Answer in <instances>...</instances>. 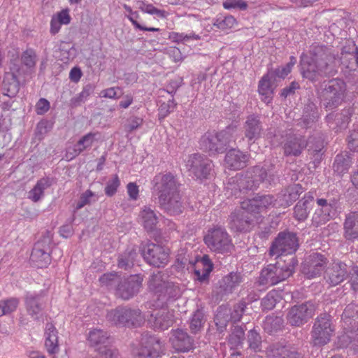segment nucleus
Here are the masks:
<instances>
[{
	"label": "nucleus",
	"instance_id": "nucleus-45",
	"mask_svg": "<svg viewBox=\"0 0 358 358\" xmlns=\"http://www.w3.org/2000/svg\"><path fill=\"white\" fill-rule=\"evenodd\" d=\"M123 8L129 13V15H127V18L129 20V21L132 23V24L134 26V27L136 29H139L141 31H159L160 30L159 28L146 27L142 26L137 22V20H134V17L133 16V15H136V17H139V14L138 13V12H134L132 10L131 8L127 4H124Z\"/></svg>",
	"mask_w": 358,
	"mask_h": 358
},
{
	"label": "nucleus",
	"instance_id": "nucleus-63",
	"mask_svg": "<svg viewBox=\"0 0 358 358\" xmlns=\"http://www.w3.org/2000/svg\"><path fill=\"white\" fill-rule=\"evenodd\" d=\"M350 282L352 288L355 291H358V266H352L350 271Z\"/></svg>",
	"mask_w": 358,
	"mask_h": 358
},
{
	"label": "nucleus",
	"instance_id": "nucleus-6",
	"mask_svg": "<svg viewBox=\"0 0 358 358\" xmlns=\"http://www.w3.org/2000/svg\"><path fill=\"white\" fill-rule=\"evenodd\" d=\"M204 243L213 252L224 254L231 251L234 248L232 238L226 229L216 226L208 229L204 236Z\"/></svg>",
	"mask_w": 358,
	"mask_h": 358
},
{
	"label": "nucleus",
	"instance_id": "nucleus-41",
	"mask_svg": "<svg viewBox=\"0 0 358 358\" xmlns=\"http://www.w3.org/2000/svg\"><path fill=\"white\" fill-rule=\"evenodd\" d=\"M281 294L276 290L269 292L262 300V306L266 310L273 309L281 300Z\"/></svg>",
	"mask_w": 358,
	"mask_h": 358
},
{
	"label": "nucleus",
	"instance_id": "nucleus-46",
	"mask_svg": "<svg viewBox=\"0 0 358 358\" xmlns=\"http://www.w3.org/2000/svg\"><path fill=\"white\" fill-rule=\"evenodd\" d=\"M236 24V20L232 15L218 17L214 22V26L222 30L234 28Z\"/></svg>",
	"mask_w": 358,
	"mask_h": 358
},
{
	"label": "nucleus",
	"instance_id": "nucleus-52",
	"mask_svg": "<svg viewBox=\"0 0 358 358\" xmlns=\"http://www.w3.org/2000/svg\"><path fill=\"white\" fill-rule=\"evenodd\" d=\"M19 84L13 79L11 82L4 80L3 84V94L9 97H15L19 92Z\"/></svg>",
	"mask_w": 358,
	"mask_h": 358
},
{
	"label": "nucleus",
	"instance_id": "nucleus-22",
	"mask_svg": "<svg viewBox=\"0 0 358 358\" xmlns=\"http://www.w3.org/2000/svg\"><path fill=\"white\" fill-rule=\"evenodd\" d=\"M308 143L302 136L289 134L284 143V153L287 156H299L302 150L306 148Z\"/></svg>",
	"mask_w": 358,
	"mask_h": 358
},
{
	"label": "nucleus",
	"instance_id": "nucleus-9",
	"mask_svg": "<svg viewBox=\"0 0 358 358\" xmlns=\"http://www.w3.org/2000/svg\"><path fill=\"white\" fill-rule=\"evenodd\" d=\"M299 246L296 234L289 231L280 232L269 249L270 256L288 255L294 253Z\"/></svg>",
	"mask_w": 358,
	"mask_h": 358
},
{
	"label": "nucleus",
	"instance_id": "nucleus-24",
	"mask_svg": "<svg viewBox=\"0 0 358 358\" xmlns=\"http://www.w3.org/2000/svg\"><path fill=\"white\" fill-rule=\"evenodd\" d=\"M248 162V156L239 150H229L225 157V164L231 169H241L244 168Z\"/></svg>",
	"mask_w": 358,
	"mask_h": 358
},
{
	"label": "nucleus",
	"instance_id": "nucleus-39",
	"mask_svg": "<svg viewBox=\"0 0 358 358\" xmlns=\"http://www.w3.org/2000/svg\"><path fill=\"white\" fill-rule=\"evenodd\" d=\"M351 165V157L347 154H341L336 157L334 168L339 174H343L348 171Z\"/></svg>",
	"mask_w": 358,
	"mask_h": 358
},
{
	"label": "nucleus",
	"instance_id": "nucleus-7",
	"mask_svg": "<svg viewBox=\"0 0 358 358\" xmlns=\"http://www.w3.org/2000/svg\"><path fill=\"white\" fill-rule=\"evenodd\" d=\"M234 128L227 127L220 132L207 133L201 138V145L212 154L223 152L228 144L234 139Z\"/></svg>",
	"mask_w": 358,
	"mask_h": 358
},
{
	"label": "nucleus",
	"instance_id": "nucleus-58",
	"mask_svg": "<svg viewBox=\"0 0 358 358\" xmlns=\"http://www.w3.org/2000/svg\"><path fill=\"white\" fill-rule=\"evenodd\" d=\"M350 115L351 113L350 109L344 110L341 114L336 115V124L341 129L346 128L350 121Z\"/></svg>",
	"mask_w": 358,
	"mask_h": 358
},
{
	"label": "nucleus",
	"instance_id": "nucleus-33",
	"mask_svg": "<svg viewBox=\"0 0 358 358\" xmlns=\"http://www.w3.org/2000/svg\"><path fill=\"white\" fill-rule=\"evenodd\" d=\"M165 275L162 272L157 273H153L150 275L148 285L150 291L153 292L157 296L160 292H163V289L168 282L166 279L164 278Z\"/></svg>",
	"mask_w": 358,
	"mask_h": 358
},
{
	"label": "nucleus",
	"instance_id": "nucleus-14",
	"mask_svg": "<svg viewBox=\"0 0 358 358\" xmlns=\"http://www.w3.org/2000/svg\"><path fill=\"white\" fill-rule=\"evenodd\" d=\"M50 236L43 238L35 244L31 255V261L34 266L43 268L50 264Z\"/></svg>",
	"mask_w": 358,
	"mask_h": 358
},
{
	"label": "nucleus",
	"instance_id": "nucleus-34",
	"mask_svg": "<svg viewBox=\"0 0 358 358\" xmlns=\"http://www.w3.org/2000/svg\"><path fill=\"white\" fill-rule=\"evenodd\" d=\"M71 17L68 10H62L56 15H53L50 22V32L55 34L60 30L62 24L70 23Z\"/></svg>",
	"mask_w": 358,
	"mask_h": 358
},
{
	"label": "nucleus",
	"instance_id": "nucleus-49",
	"mask_svg": "<svg viewBox=\"0 0 358 358\" xmlns=\"http://www.w3.org/2000/svg\"><path fill=\"white\" fill-rule=\"evenodd\" d=\"M205 322L204 314L201 310H196L191 320L190 329L192 333L199 332Z\"/></svg>",
	"mask_w": 358,
	"mask_h": 358
},
{
	"label": "nucleus",
	"instance_id": "nucleus-20",
	"mask_svg": "<svg viewBox=\"0 0 358 358\" xmlns=\"http://www.w3.org/2000/svg\"><path fill=\"white\" fill-rule=\"evenodd\" d=\"M317 203L320 208L316 210L313 217L317 224H324L335 216L336 206L334 201H328L324 199H317Z\"/></svg>",
	"mask_w": 358,
	"mask_h": 358
},
{
	"label": "nucleus",
	"instance_id": "nucleus-27",
	"mask_svg": "<svg viewBox=\"0 0 358 358\" xmlns=\"http://www.w3.org/2000/svg\"><path fill=\"white\" fill-rule=\"evenodd\" d=\"M159 221V217L155 211L149 206H143L138 215V222L147 231L155 229Z\"/></svg>",
	"mask_w": 358,
	"mask_h": 358
},
{
	"label": "nucleus",
	"instance_id": "nucleus-10",
	"mask_svg": "<svg viewBox=\"0 0 358 358\" xmlns=\"http://www.w3.org/2000/svg\"><path fill=\"white\" fill-rule=\"evenodd\" d=\"M163 351V345L157 338L145 335L140 343L134 346L132 354L137 358H157Z\"/></svg>",
	"mask_w": 358,
	"mask_h": 358
},
{
	"label": "nucleus",
	"instance_id": "nucleus-12",
	"mask_svg": "<svg viewBox=\"0 0 358 358\" xmlns=\"http://www.w3.org/2000/svg\"><path fill=\"white\" fill-rule=\"evenodd\" d=\"M315 309V304L310 301L295 305L287 312V322L292 326H302L314 315Z\"/></svg>",
	"mask_w": 358,
	"mask_h": 358
},
{
	"label": "nucleus",
	"instance_id": "nucleus-40",
	"mask_svg": "<svg viewBox=\"0 0 358 358\" xmlns=\"http://www.w3.org/2000/svg\"><path fill=\"white\" fill-rule=\"evenodd\" d=\"M241 281L242 278L240 274L231 273L223 278V285L222 286L226 292H231L234 288L240 285Z\"/></svg>",
	"mask_w": 358,
	"mask_h": 358
},
{
	"label": "nucleus",
	"instance_id": "nucleus-18",
	"mask_svg": "<svg viewBox=\"0 0 358 358\" xmlns=\"http://www.w3.org/2000/svg\"><path fill=\"white\" fill-rule=\"evenodd\" d=\"M348 274L346 264L341 262H334L326 270L324 279L330 286H336L346 279Z\"/></svg>",
	"mask_w": 358,
	"mask_h": 358
},
{
	"label": "nucleus",
	"instance_id": "nucleus-37",
	"mask_svg": "<svg viewBox=\"0 0 358 358\" xmlns=\"http://www.w3.org/2000/svg\"><path fill=\"white\" fill-rule=\"evenodd\" d=\"M258 90L264 102L268 103L271 101L273 89L268 75L264 76L259 81Z\"/></svg>",
	"mask_w": 358,
	"mask_h": 358
},
{
	"label": "nucleus",
	"instance_id": "nucleus-28",
	"mask_svg": "<svg viewBox=\"0 0 358 358\" xmlns=\"http://www.w3.org/2000/svg\"><path fill=\"white\" fill-rule=\"evenodd\" d=\"M245 136L249 141H255L260 137L262 125L257 116L250 115L245 121Z\"/></svg>",
	"mask_w": 358,
	"mask_h": 358
},
{
	"label": "nucleus",
	"instance_id": "nucleus-47",
	"mask_svg": "<svg viewBox=\"0 0 358 358\" xmlns=\"http://www.w3.org/2000/svg\"><path fill=\"white\" fill-rule=\"evenodd\" d=\"M318 118V113L316 106L311 103L305 108L303 116V121L306 127H309L310 123L314 122Z\"/></svg>",
	"mask_w": 358,
	"mask_h": 358
},
{
	"label": "nucleus",
	"instance_id": "nucleus-48",
	"mask_svg": "<svg viewBox=\"0 0 358 358\" xmlns=\"http://www.w3.org/2000/svg\"><path fill=\"white\" fill-rule=\"evenodd\" d=\"M248 343L249 348L253 351L260 352L262 350V338L255 329L249 331Z\"/></svg>",
	"mask_w": 358,
	"mask_h": 358
},
{
	"label": "nucleus",
	"instance_id": "nucleus-15",
	"mask_svg": "<svg viewBox=\"0 0 358 358\" xmlns=\"http://www.w3.org/2000/svg\"><path fill=\"white\" fill-rule=\"evenodd\" d=\"M108 340V333L98 328L90 329L87 335L89 345L99 352L100 357L112 358L114 356V352L107 348Z\"/></svg>",
	"mask_w": 358,
	"mask_h": 358
},
{
	"label": "nucleus",
	"instance_id": "nucleus-36",
	"mask_svg": "<svg viewBox=\"0 0 358 358\" xmlns=\"http://www.w3.org/2000/svg\"><path fill=\"white\" fill-rule=\"evenodd\" d=\"M313 199L312 196L304 197L297 203L294 207V217L296 219L303 221L307 218Z\"/></svg>",
	"mask_w": 358,
	"mask_h": 358
},
{
	"label": "nucleus",
	"instance_id": "nucleus-44",
	"mask_svg": "<svg viewBox=\"0 0 358 358\" xmlns=\"http://www.w3.org/2000/svg\"><path fill=\"white\" fill-rule=\"evenodd\" d=\"M169 38L176 43H185L190 41H198L201 39V36L192 31L189 34L172 32L169 35Z\"/></svg>",
	"mask_w": 358,
	"mask_h": 358
},
{
	"label": "nucleus",
	"instance_id": "nucleus-30",
	"mask_svg": "<svg viewBox=\"0 0 358 358\" xmlns=\"http://www.w3.org/2000/svg\"><path fill=\"white\" fill-rule=\"evenodd\" d=\"M213 269V264L208 257L204 256L194 269L195 280L203 282L208 280Z\"/></svg>",
	"mask_w": 358,
	"mask_h": 358
},
{
	"label": "nucleus",
	"instance_id": "nucleus-43",
	"mask_svg": "<svg viewBox=\"0 0 358 358\" xmlns=\"http://www.w3.org/2000/svg\"><path fill=\"white\" fill-rule=\"evenodd\" d=\"M255 173L259 179L255 178V180H245V179H241L238 183L240 186L246 189H252L253 187H256L255 182H263L266 180L267 173L265 169L256 167Z\"/></svg>",
	"mask_w": 358,
	"mask_h": 358
},
{
	"label": "nucleus",
	"instance_id": "nucleus-61",
	"mask_svg": "<svg viewBox=\"0 0 358 358\" xmlns=\"http://www.w3.org/2000/svg\"><path fill=\"white\" fill-rule=\"evenodd\" d=\"M5 315L14 312L19 304V300L15 298H11L7 300L1 301Z\"/></svg>",
	"mask_w": 358,
	"mask_h": 358
},
{
	"label": "nucleus",
	"instance_id": "nucleus-13",
	"mask_svg": "<svg viewBox=\"0 0 358 358\" xmlns=\"http://www.w3.org/2000/svg\"><path fill=\"white\" fill-rule=\"evenodd\" d=\"M142 255L149 264L157 267L164 266L169 260V250L155 243L147 244L142 250Z\"/></svg>",
	"mask_w": 358,
	"mask_h": 358
},
{
	"label": "nucleus",
	"instance_id": "nucleus-64",
	"mask_svg": "<svg viewBox=\"0 0 358 358\" xmlns=\"http://www.w3.org/2000/svg\"><path fill=\"white\" fill-rule=\"evenodd\" d=\"M348 147L351 150L358 151V131H353L348 137Z\"/></svg>",
	"mask_w": 358,
	"mask_h": 358
},
{
	"label": "nucleus",
	"instance_id": "nucleus-35",
	"mask_svg": "<svg viewBox=\"0 0 358 358\" xmlns=\"http://www.w3.org/2000/svg\"><path fill=\"white\" fill-rule=\"evenodd\" d=\"M181 289L178 285L169 282L163 289V292L159 294L158 300L162 301V303L170 299H175L181 295Z\"/></svg>",
	"mask_w": 358,
	"mask_h": 358
},
{
	"label": "nucleus",
	"instance_id": "nucleus-1",
	"mask_svg": "<svg viewBox=\"0 0 358 358\" xmlns=\"http://www.w3.org/2000/svg\"><path fill=\"white\" fill-rule=\"evenodd\" d=\"M310 57H301V71L303 78L311 81L323 76H334L337 66L343 62V57H336L331 49L317 44L310 46Z\"/></svg>",
	"mask_w": 358,
	"mask_h": 358
},
{
	"label": "nucleus",
	"instance_id": "nucleus-56",
	"mask_svg": "<svg viewBox=\"0 0 358 358\" xmlns=\"http://www.w3.org/2000/svg\"><path fill=\"white\" fill-rule=\"evenodd\" d=\"M176 106L173 99H169L167 102H163L159 108V116L160 118H164L172 112Z\"/></svg>",
	"mask_w": 358,
	"mask_h": 358
},
{
	"label": "nucleus",
	"instance_id": "nucleus-5",
	"mask_svg": "<svg viewBox=\"0 0 358 358\" xmlns=\"http://www.w3.org/2000/svg\"><path fill=\"white\" fill-rule=\"evenodd\" d=\"M335 331L331 317L327 313L318 315L310 331V343L314 346H323L329 343Z\"/></svg>",
	"mask_w": 358,
	"mask_h": 358
},
{
	"label": "nucleus",
	"instance_id": "nucleus-25",
	"mask_svg": "<svg viewBox=\"0 0 358 358\" xmlns=\"http://www.w3.org/2000/svg\"><path fill=\"white\" fill-rule=\"evenodd\" d=\"M45 347L50 355H55L59 352L58 332L52 323L46 324L45 329Z\"/></svg>",
	"mask_w": 358,
	"mask_h": 358
},
{
	"label": "nucleus",
	"instance_id": "nucleus-29",
	"mask_svg": "<svg viewBox=\"0 0 358 358\" xmlns=\"http://www.w3.org/2000/svg\"><path fill=\"white\" fill-rule=\"evenodd\" d=\"M52 180L50 178H43L37 181L34 187L29 192L28 198L34 202H37L44 196V191L50 187Z\"/></svg>",
	"mask_w": 358,
	"mask_h": 358
},
{
	"label": "nucleus",
	"instance_id": "nucleus-26",
	"mask_svg": "<svg viewBox=\"0 0 358 358\" xmlns=\"http://www.w3.org/2000/svg\"><path fill=\"white\" fill-rule=\"evenodd\" d=\"M25 306L29 315L34 320H38L41 317L43 302L38 295L28 293L25 297Z\"/></svg>",
	"mask_w": 358,
	"mask_h": 358
},
{
	"label": "nucleus",
	"instance_id": "nucleus-4",
	"mask_svg": "<svg viewBox=\"0 0 358 358\" xmlns=\"http://www.w3.org/2000/svg\"><path fill=\"white\" fill-rule=\"evenodd\" d=\"M297 261L292 257L288 263L277 262L264 268L260 274L259 282L263 285H274L286 280L294 272Z\"/></svg>",
	"mask_w": 358,
	"mask_h": 358
},
{
	"label": "nucleus",
	"instance_id": "nucleus-60",
	"mask_svg": "<svg viewBox=\"0 0 358 358\" xmlns=\"http://www.w3.org/2000/svg\"><path fill=\"white\" fill-rule=\"evenodd\" d=\"M223 7L225 9L239 8L245 10L248 4L243 0H227L223 3Z\"/></svg>",
	"mask_w": 358,
	"mask_h": 358
},
{
	"label": "nucleus",
	"instance_id": "nucleus-57",
	"mask_svg": "<svg viewBox=\"0 0 358 358\" xmlns=\"http://www.w3.org/2000/svg\"><path fill=\"white\" fill-rule=\"evenodd\" d=\"M36 57L35 52L31 49H29L23 52L21 59L25 66L32 68L36 64Z\"/></svg>",
	"mask_w": 358,
	"mask_h": 358
},
{
	"label": "nucleus",
	"instance_id": "nucleus-55",
	"mask_svg": "<svg viewBox=\"0 0 358 358\" xmlns=\"http://www.w3.org/2000/svg\"><path fill=\"white\" fill-rule=\"evenodd\" d=\"M120 185V180L117 175H113L108 181L105 187V194L108 196H113Z\"/></svg>",
	"mask_w": 358,
	"mask_h": 358
},
{
	"label": "nucleus",
	"instance_id": "nucleus-2",
	"mask_svg": "<svg viewBox=\"0 0 358 358\" xmlns=\"http://www.w3.org/2000/svg\"><path fill=\"white\" fill-rule=\"evenodd\" d=\"M274 205L273 197L265 195L245 200L241 208L230 215L229 228L236 231H248L259 222L258 214L264 213Z\"/></svg>",
	"mask_w": 358,
	"mask_h": 358
},
{
	"label": "nucleus",
	"instance_id": "nucleus-16",
	"mask_svg": "<svg viewBox=\"0 0 358 358\" xmlns=\"http://www.w3.org/2000/svg\"><path fill=\"white\" fill-rule=\"evenodd\" d=\"M185 166L197 178H206L212 170V162L201 155L194 154L188 157Z\"/></svg>",
	"mask_w": 358,
	"mask_h": 358
},
{
	"label": "nucleus",
	"instance_id": "nucleus-42",
	"mask_svg": "<svg viewBox=\"0 0 358 358\" xmlns=\"http://www.w3.org/2000/svg\"><path fill=\"white\" fill-rule=\"evenodd\" d=\"M137 252L135 248H131L121 255L118 261V266L127 269L134 266L136 258L137 257Z\"/></svg>",
	"mask_w": 358,
	"mask_h": 358
},
{
	"label": "nucleus",
	"instance_id": "nucleus-11",
	"mask_svg": "<svg viewBox=\"0 0 358 358\" xmlns=\"http://www.w3.org/2000/svg\"><path fill=\"white\" fill-rule=\"evenodd\" d=\"M107 320L114 324L139 325L143 320L138 309L131 310L126 307H118L108 312Z\"/></svg>",
	"mask_w": 358,
	"mask_h": 358
},
{
	"label": "nucleus",
	"instance_id": "nucleus-31",
	"mask_svg": "<svg viewBox=\"0 0 358 358\" xmlns=\"http://www.w3.org/2000/svg\"><path fill=\"white\" fill-rule=\"evenodd\" d=\"M152 317L153 320L150 322H153L154 327L161 330L168 329L173 322L172 315L166 309H162Z\"/></svg>",
	"mask_w": 358,
	"mask_h": 358
},
{
	"label": "nucleus",
	"instance_id": "nucleus-51",
	"mask_svg": "<svg viewBox=\"0 0 358 358\" xmlns=\"http://www.w3.org/2000/svg\"><path fill=\"white\" fill-rule=\"evenodd\" d=\"M244 331L240 327H235L229 338V342L232 348H237L243 343Z\"/></svg>",
	"mask_w": 358,
	"mask_h": 358
},
{
	"label": "nucleus",
	"instance_id": "nucleus-23",
	"mask_svg": "<svg viewBox=\"0 0 358 358\" xmlns=\"http://www.w3.org/2000/svg\"><path fill=\"white\" fill-rule=\"evenodd\" d=\"M94 134L88 133L83 136L74 146L69 147L66 152L67 160H72L84 150L90 148L94 141Z\"/></svg>",
	"mask_w": 358,
	"mask_h": 358
},
{
	"label": "nucleus",
	"instance_id": "nucleus-53",
	"mask_svg": "<svg viewBox=\"0 0 358 358\" xmlns=\"http://www.w3.org/2000/svg\"><path fill=\"white\" fill-rule=\"evenodd\" d=\"M139 8L142 12L145 13L157 15V17L161 18H164L166 16L165 10L157 8L152 3H147L143 2L140 6Z\"/></svg>",
	"mask_w": 358,
	"mask_h": 358
},
{
	"label": "nucleus",
	"instance_id": "nucleus-3",
	"mask_svg": "<svg viewBox=\"0 0 358 358\" xmlns=\"http://www.w3.org/2000/svg\"><path fill=\"white\" fill-rule=\"evenodd\" d=\"M153 182L161 208L171 215L181 213L183 206L175 177L171 173L159 174Z\"/></svg>",
	"mask_w": 358,
	"mask_h": 358
},
{
	"label": "nucleus",
	"instance_id": "nucleus-62",
	"mask_svg": "<svg viewBox=\"0 0 358 358\" xmlns=\"http://www.w3.org/2000/svg\"><path fill=\"white\" fill-rule=\"evenodd\" d=\"M343 315L345 317L358 320V304L350 303L346 306Z\"/></svg>",
	"mask_w": 358,
	"mask_h": 358
},
{
	"label": "nucleus",
	"instance_id": "nucleus-8",
	"mask_svg": "<svg viewBox=\"0 0 358 358\" xmlns=\"http://www.w3.org/2000/svg\"><path fill=\"white\" fill-rule=\"evenodd\" d=\"M345 90V83L342 80H329L320 94L324 106L329 110L338 106L343 101Z\"/></svg>",
	"mask_w": 358,
	"mask_h": 358
},
{
	"label": "nucleus",
	"instance_id": "nucleus-32",
	"mask_svg": "<svg viewBox=\"0 0 358 358\" xmlns=\"http://www.w3.org/2000/svg\"><path fill=\"white\" fill-rule=\"evenodd\" d=\"M345 235L348 239H355L358 237V214L350 213L344 224Z\"/></svg>",
	"mask_w": 358,
	"mask_h": 358
},
{
	"label": "nucleus",
	"instance_id": "nucleus-54",
	"mask_svg": "<svg viewBox=\"0 0 358 358\" xmlns=\"http://www.w3.org/2000/svg\"><path fill=\"white\" fill-rule=\"evenodd\" d=\"M98 199L96 195L91 190H87L80 197V200L77 203L76 209H80L85 205L90 204Z\"/></svg>",
	"mask_w": 358,
	"mask_h": 358
},
{
	"label": "nucleus",
	"instance_id": "nucleus-17",
	"mask_svg": "<svg viewBox=\"0 0 358 358\" xmlns=\"http://www.w3.org/2000/svg\"><path fill=\"white\" fill-rule=\"evenodd\" d=\"M327 264V259L324 255L317 252L313 253L308 257L302 271L308 278H313L321 274Z\"/></svg>",
	"mask_w": 358,
	"mask_h": 358
},
{
	"label": "nucleus",
	"instance_id": "nucleus-21",
	"mask_svg": "<svg viewBox=\"0 0 358 358\" xmlns=\"http://www.w3.org/2000/svg\"><path fill=\"white\" fill-rule=\"evenodd\" d=\"M170 342L176 351L187 352L193 348V341L187 334L182 329L172 331Z\"/></svg>",
	"mask_w": 358,
	"mask_h": 358
},
{
	"label": "nucleus",
	"instance_id": "nucleus-38",
	"mask_svg": "<svg viewBox=\"0 0 358 358\" xmlns=\"http://www.w3.org/2000/svg\"><path fill=\"white\" fill-rule=\"evenodd\" d=\"M302 192L303 188L299 184H294L289 186L287 188H286L282 194L285 204L287 206L291 205L299 198Z\"/></svg>",
	"mask_w": 358,
	"mask_h": 358
},
{
	"label": "nucleus",
	"instance_id": "nucleus-59",
	"mask_svg": "<svg viewBox=\"0 0 358 358\" xmlns=\"http://www.w3.org/2000/svg\"><path fill=\"white\" fill-rule=\"evenodd\" d=\"M122 94V90L119 87H110L103 90L100 92V96L108 99H118Z\"/></svg>",
	"mask_w": 358,
	"mask_h": 358
},
{
	"label": "nucleus",
	"instance_id": "nucleus-19",
	"mask_svg": "<svg viewBox=\"0 0 358 358\" xmlns=\"http://www.w3.org/2000/svg\"><path fill=\"white\" fill-rule=\"evenodd\" d=\"M142 282L141 275H131L118 285L117 295L125 300L130 299L139 290Z\"/></svg>",
	"mask_w": 358,
	"mask_h": 358
},
{
	"label": "nucleus",
	"instance_id": "nucleus-50",
	"mask_svg": "<svg viewBox=\"0 0 358 358\" xmlns=\"http://www.w3.org/2000/svg\"><path fill=\"white\" fill-rule=\"evenodd\" d=\"M288 348L279 344L273 345L268 348L266 354L268 358H286Z\"/></svg>",
	"mask_w": 358,
	"mask_h": 358
}]
</instances>
